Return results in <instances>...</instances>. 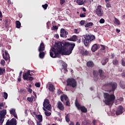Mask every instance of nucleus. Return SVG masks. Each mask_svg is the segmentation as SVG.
Listing matches in <instances>:
<instances>
[{"instance_id": "obj_1", "label": "nucleus", "mask_w": 125, "mask_h": 125, "mask_svg": "<svg viewBox=\"0 0 125 125\" xmlns=\"http://www.w3.org/2000/svg\"><path fill=\"white\" fill-rule=\"evenodd\" d=\"M75 46H76L75 43L65 42L63 43L62 42H58L55 43L54 47L52 49V52H50V55L52 58H57L59 54L70 55Z\"/></svg>"}, {"instance_id": "obj_2", "label": "nucleus", "mask_w": 125, "mask_h": 125, "mask_svg": "<svg viewBox=\"0 0 125 125\" xmlns=\"http://www.w3.org/2000/svg\"><path fill=\"white\" fill-rule=\"evenodd\" d=\"M118 87V84L116 82H110L105 83L102 87L103 90L106 92H114Z\"/></svg>"}, {"instance_id": "obj_3", "label": "nucleus", "mask_w": 125, "mask_h": 125, "mask_svg": "<svg viewBox=\"0 0 125 125\" xmlns=\"http://www.w3.org/2000/svg\"><path fill=\"white\" fill-rule=\"evenodd\" d=\"M104 101H103V102L105 103V104L107 105L108 106H110L111 105V102H113L114 100H115V95L113 94H109L107 93H104Z\"/></svg>"}, {"instance_id": "obj_4", "label": "nucleus", "mask_w": 125, "mask_h": 125, "mask_svg": "<svg viewBox=\"0 0 125 125\" xmlns=\"http://www.w3.org/2000/svg\"><path fill=\"white\" fill-rule=\"evenodd\" d=\"M95 40V36L94 35H83V43L86 46H89L91 42Z\"/></svg>"}, {"instance_id": "obj_5", "label": "nucleus", "mask_w": 125, "mask_h": 125, "mask_svg": "<svg viewBox=\"0 0 125 125\" xmlns=\"http://www.w3.org/2000/svg\"><path fill=\"white\" fill-rule=\"evenodd\" d=\"M34 76V74L31 73L30 70H28L26 73L23 74V79L24 81H32L34 80V78L32 76Z\"/></svg>"}, {"instance_id": "obj_6", "label": "nucleus", "mask_w": 125, "mask_h": 125, "mask_svg": "<svg viewBox=\"0 0 125 125\" xmlns=\"http://www.w3.org/2000/svg\"><path fill=\"white\" fill-rule=\"evenodd\" d=\"M50 102L49 101V100H44L43 104V106L44 107H43V110L44 111H46V110H48V111H51V108H52V106H51V104H50Z\"/></svg>"}, {"instance_id": "obj_7", "label": "nucleus", "mask_w": 125, "mask_h": 125, "mask_svg": "<svg viewBox=\"0 0 125 125\" xmlns=\"http://www.w3.org/2000/svg\"><path fill=\"white\" fill-rule=\"evenodd\" d=\"M67 86H71L73 88L77 87V81L74 78H69L66 81Z\"/></svg>"}, {"instance_id": "obj_8", "label": "nucleus", "mask_w": 125, "mask_h": 125, "mask_svg": "<svg viewBox=\"0 0 125 125\" xmlns=\"http://www.w3.org/2000/svg\"><path fill=\"white\" fill-rule=\"evenodd\" d=\"M75 106L77 107L78 110H81L82 113H87V109L84 106H82L77 100L75 101Z\"/></svg>"}, {"instance_id": "obj_9", "label": "nucleus", "mask_w": 125, "mask_h": 125, "mask_svg": "<svg viewBox=\"0 0 125 125\" xmlns=\"http://www.w3.org/2000/svg\"><path fill=\"white\" fill-rule=\"evenodd\" d=\"M102 7L101 5H98L96 9V14H97L99 17H102V16L104 15V12Z\"/></svg>"}, {"instance_id": "obj_10", "label": "nucleus", "mask_w": 125, "mask_h": 125, "mask_svg": "<svg viewBox=\"0 0 125 125\" xmlns=\"http://www.w3.org/2000/svg\"><path fill=\"white\" fill-rule=\"evenodd\" d=\"M5 115H6V109H3L0 111V124H1V125L3 124Z\"/></svg>"}, {"instance_id": "obj_11", "label": "nucleus", "mask_w": 125, "mask_h": 125, "mask_svg": "<svg viewBox=\"0 0 125 125\" xmlns=\"http://www.w3.org/2000/svg\"><path fill=\"white\" fill-rule=\"evenodd\" d=\"M17 125V121L16 119L13 118L11 120H8L6 123V125Z\"/></svg>"}, {"instance_id": "obj_12", "label": "nucleus", "mask_w": 125, "mask_h": 125, "mask_svg": "<svg viewBox=\"0 0 125 125\" xmlns=\"http://www.w3.org/2000/svg\"><path fill=\"white\" fill-rule=\"evenodd\" d=\"M5 56L4 54V56H2V57L5 61H8V62H10V57L9 56V54H8V52L7 51L5 50Z\"/></svg>"}, {"instance_id": "obj_13", "label": "nucleus", "mask_w": 125, "mask_h": 125, "mask_svg": "<svg viewBox=\"0 0 125 125\" xmlns=\"http://www.w3.org/2000/svg\"><path fill=\"white\" fill-rule=\"evenodd\" d=\"M57 108L59 109L61 111H64L65 108L64 107V105L61 102H58L57 103Z\"/></svg>"}, {"instance_id": "obj_14", "label": "nucleus", "mask_w": 125, "mask_h": 125, "mask_svg": "<svg viewBox=\"0 0 125 125\" xmlns=\"http://www.w3.org/2000/svg\"><path fill=\"white\" fill-rule=\"evenodd\" d=\"M123 110H124V107H123V106L122 105L119 106L116 112V115H121V114H122Z\"/></svg>"}, {"instance_id": "obj_15", "label": "nucleus", "mask_w": 125, "mask_h": 125, "mask_svg": "<svg viewBox=\"0 0 125 125\" xmlns=\"http://www.w3.org/2000/svg\"><path fill=\"white\" fill-rule=\"evenodd\" d=\"M99 47H100L99 44L98 43L94 44L91 47V50L92 52H95V51L98 49Z\"/></svg>"}, {"instance_id": "obj_16", "label": "nucleus", "mask_w": 125, "mask_h": 125, "mask_svg": "<svg viewBox=\"0 0 125 125\" xmlns=\"http://www.w3.org/2000/svg\"><path fill=\"white\" fill-rule=\"evenodd\" d=\"M98 72L100 74V77L101 80H104V79H106V76L104 75V72H103L102 69H99Z\"/></svg>"}, {"instance_id": "obj_17", "label": "nucleus", "mask_w": 125, "mask_h": 125, "mask_svg": "<svg viewBox=\"0 0 125 125\" xmlns=\"http://www.w3.org/2000/svg\"><path fill=\"white\" fill-rule=\"evenodd\" d=\"M10 114L11 115H12L16 119H18V117L17 116V114H16V111L15 110V109L12 108L11 110H10Z\"/></svg>"}, {"instance_id": "obj_18", "label": "nucleus", "mask_w": 125, "mask_h": 125, "mask_svg": "<svg viewBox=\"0 0 125 125\" xmlns=\"http://www.w3.org/2000/svg\"><path fill=\"white\" fill-rule=\"evenodd\" d=\"M81 53L83 56H87L89 55V52L87 50H85L84 49H82L81 50Z\"/></svg>"}, {"instance_id": "obj_19", "label": "nucleus", "mask_w": 125, "mask_h": 125, "mask_svg": "<svg viewBox=\"0 0 125 125\" xmlns=\"http://www.w3.org/2000/svg\"><path fill=\"white\" fill-rule=\"evenodd\" d=\"M44 49H45V47H44V44L43 42H42L40 44V45L38 48V51H44Z\"/></svg>"}, {"instance_id": "obj_20", "label": "nucleus", "mask_w": 125, "mask_h": 125, "mask_svg": "<svg viewBox=\"0 0 125 125\" xmlns=\"http://www.w3.org/2000/svg\"><path fill=\"white\" fill-rule=\"evenodd\" d=\"M93 26V22H86L85 24L84 25L85 28H86V31L89 29V28H91Z\"/></svg>"}, {"instance_id": "obj_21", "label": "nucleus", "mask_w": 125, "mask_h": 125, "mask_svg": "<svg viewBox=\"0 0 125 125\" xmlns=\"http://www.w3.org/2000/svg\"><path fill=\"white\" fill-rule=\"evenodd\" d=\"M78 36L77 35H73L72 37L68 39V41L70 42H77L78 41Z\"/></svg>"}, {"instance_id": "obj_22", "label": "nucleus", "mask_w": 125, "mask_h": 125, "mask_svg": "<svg viewBox=\"0 0 125 125\" xmlns=\"http://www.w3.org/2000/svg\"><path fill=\"white\" fill-rule=\"evenodd\" d=\"M93 75L94 77V81L95 82H97L98 81V73H97V71L96 70H94L93 72Z\"/></svg>"}, {"instance_id": "obj_23", "label": "nucleus", "mask_w": 125, "mask_h": 125, "mask_svg": "<svg viewBox=\"0 0 125 125\" xmlns=\"http://www.w3.org/2000/svg\"><path fill=\"white\" fill-rule=\"evenodd\" d=\"M49 90L51 91V92H54V90H55V87L53 85V84H49Z\"/></svg>"}, {"instance_id": "obj_24", "label": "nucleus", "mask_w": 125, "mask_h": 125, "mask_svg": "<svg viewBox=\"0 0 125 125\" xmlns=\"http://www.w3.org/2000/svg\"><path fill=\"white\" fill-rule=\"evenodd\" d=\"M64 99L65 101H68V100H69L68 99V96H67L66 95H63L61 97V100L62 102L64 101Z\"/></svg>"}, {"instance_id": "obj_25", "label": "nucleus", "mask_w": 125, "mask_h": 125, "mask_svg": "<svg viewBox=\"0 0 125 125\" xmlns=\"http://www.w3.org/2000/svg\"><path fill=\"white\" fill-rule=\"evenodd\" d=\"M39 57L40 58H41V59H43V58H44V56L45 55V53L43 51L39 52Z\"/></svg>"}, {"instance_id": "obj_26", "label": "nucleus", "mask_w": 125, "mask_h": 125, "mask_svg": "<svg viewBox=\"0 0 125 125\" xmlns=\"http://www.w3.org/2000/svg\"><path fill=\"white\" fill-rule=\"evenodd\" d=\"M64 31H65V29H64V28H62L61 29L60 36L61 38H65Z\"/></svg>"}, {"instance_id": "obj_27", "label": "nucleus", "mask_w": 125, "mask_h": 125, "mask_svg": "<svg viewBox=\"0 0 125 125\" xmlns=\"http://www.w3.org/2000/svg\"><path fill=\"white\" fill-rule=\"evenodd\" d=\"M34 98L35 97H34V96H31V97H27V100L28 101V102H30V103H33V101H34Z\"/></svg>"}, {"instance_id": "obj_28", "label": "nucleus", "mask_w": 125, "mask_h": 125, "mask_svg": "<svg viewBox=\"0 0 125 125\" xmlns=\"http://www.w3.org/2000/svg\"><path fill=\"white\" fill-rule=\"evenodd\" d=\"M36 119L38 120V121L39 122H42V115L41 114H39L38 115H36Z\"/></svg>"}, {"instance_id": "obj_29", "label": "nucleus", "mask_w": 125, "mask_h": 125, "mask_svg": "<svg viewBox=\"0 0 125 125\" xmlns=\"http://www.w3.org/2000/svg\"><path fill=\"white\" fill-rule=\"evenodd\" d=\"M62 67L64 71H65V72H68V69L67 68V67H68V64H67V63L65 62L63 63L62 64Z\"/></svg>"}, {"instance_id": "obj_30", "label": "nucleus", "mask_w": 125, "mask_h": 125, "mask_svg": "<svg viewBox=\"0 0 125 125\" xmlns=\"http://www.w3.org/2000/svg\"><path fill=\"white\" fill-rule=\"evenodd\" d=\"M16 27L18 29H20V28H21V22H20L19 21H16Z\"/></svg>"}, {"instance_id": "obj_31", "label": "nucleus", "mask_w": 125, "mask_h": 125, "mask_svg": "<svg viewBox=\"0 0 125 125\" xmlns=\"http://www.w3.org/2000/svg\"><path fill=\"white\" fill-rule=\"evenodd\" d=\"M5 28H8L9 27V24H10V22H9V20L8 19H6L5 20Z\"/></svg>"}, {"instance_id": "obj_32", "label": "nucleus", "mask_w": 125, "mask_h": 125, "mask_svg": "<svg viewBox=\"0 0 125 125\" xmlns=\"http://www.w3.org/2000/svg\"><path fill=\"white\" fill-rule=\"evenodd\" d=\"M87 67H93L94 63L92 61H89L87 62Z\"/></svg>"}, {"instance_id": "obj_33", "label": "nucleus", "mask_w": 125, "mask_h": 125, "mask_svg": "<svg viewBox=\"0 0 125 125\" xmlns=\"http://www.w3.org/2000/svg\"><path fill=\"white\" fill-rule=\"evenodd\" d=\"M5 73V69L1 68V67H0V76L4 75Z\"/></svg>"}, {"instance_id": "obj_34", "label": "nucleus", "mask_w": 125, "mask_h": 125, "mask_svg": "<svg viewBox=\"0 0 125 125\" xmlns=\"http://www.w3.org/2000/svg\"><path fill=\"white\" fill-rule=\"evenodd\" d=\"M76 2L79 5H83L84 3L83 0H77Z\"/></svg>"}, {"instance_id": "obj_35", "label": "nucleus", "mask_w": 125, "mask_h": 125, "mask_svg": "<svg viewBox=\"0 0 125 125\" xmlns=\"http://www.w3.org/2000/svg\"><path fill=\"white\" fill-rule=\"evenodd\" d=\"M65 121L67 123H69V122H70V115L69 114H67L65 116Z\"/></svg>"}, {"instance_id": "obj_36", "label": "nucleus", "mask_w": 125, "mask_h": 125, "mask_svg": "<svg viewBox=\"0 0 125 125\" xmlns=\"http://www.w3.org/2000/svg\"><path fill=\"white\" fill-rule=\"evenodd\" d=\"M109 61V59L108 58H106L104 61V62L102 63V65H103V66H104V65H106V64H107V62Z\"/></svg>"}, {"instance_id": "obj_37", "label": "nucleus", "mask_w": 125, "mask_h": 125, "mask_svg": "<svg viewBox=\"0 0 125 125\" xmlns=\"http://www.w3.org/2000/svg\"><path fill=\"white\" fill-rule=\"evenodd\" d=\"M3 97H4V99H7V97H8V94H7V93L5 92H3Z\"/></svg>"}, {"instance_id": "obj_38", "label": "nucleus", "mask_w": 125, "mask_h": 125, "mask_svg": "<svg viewBox=\"0 0 125 125\" xmlns=\"http://www.w3.org/2000/svg\"><path fill=\"white\" fill-rule=\"evenodd\" d=\"M80 24L81 26H83L84 24H86V21H85L82 20L80 21Z\"/></svg>"}, {"instance_id": "obj_39", "label": "nucleus", "mask_w": 125, "mask_h": 125, "mask_svg": "<svg viewBox=\"0 0 125 125\" xmlns=\"http://www.w3.org/2000/svg\"><path fill=\"white\" fill-rule=\"evenodd\" d=\"M114 23L117 25H120V21H119L117 18L115 19Z\"/></svg>"}, {"instance_id": "obj_40", "label": "nucleus", "mask_w": 125, "mask_h": 125, "mask_svg": "<svg viewBox=\"0 0 125 125\" xmlns=\"http://www.w3.org/2000/svg\"><path fill=\"white\" fill-rule=\"evenodd\" d=\"M48 7V4H47V3H45V4L42 5V7H43L44 9H47Z\"/></svg>"}, {"instance_id": "obj_41", "label": "nucleus", "mask_w": 125, "mask_h": 125, "mask_svg": "<svg viewBox=\"0 0 125 125\" xmlns=\"http://www.w3.org/2000/svg\"><path fill=\"white\" fill-rule=\"evenodd\" d=\"M44 114L47 117H49V116H51V112H49L48 111H45L44 112Z\"/></svg>"}, {"instance_id": "obj_42", "label": "nucleus", "mask_w": 125, "mask_h": 125, "mask_svg": "<svg viewBox=\"0 0 125 125\" xmlns=\"http://www.w3.org/2000/svg\"><path fill=\"white\" fill-rule=\"evenodd\" d=\"M122 83H124V82H123V81L120 82V85H121L122 88H123V89H125V84H124V85H123Z\"/></svg>"}, {"instance_id": "obj_43", "label": "nucleus", "mask_w": 125, "mask_h": 125, "mask_svg": "<svg viewBox=\"0 0 125 125\" xmlns=\"http://www.w3.org/2000/svg\"><path fill=\"white\" fill-rule=\"evenodd\" d=\"M113 65H118L119 62L117 60H115L112 62Z\"/></svg>"}, {"instance_id": "obj_44", "label": "nucleus", "mask_w": 125, "mask_h": 125, "mask_svg": "<svg viewBox=\"0 0 125 125\" xmlns=\"http://www.w3.org/2000/svg\"><path fill=\"white\" fill-rule=\"evenodd\" d=\"M99 22L100 23V24H104V23H105V20H104V19H101L99 21Z\"/></svg>"}, {"instance_id": "obj_45", "label": "nucleus", "mask_w": 125, "mask_h": 125, "mask_svg": "<svg viewBox=\"0 0 125 125\" xmlns=\"http://www.w3.org/2000/svg\"><path fill=\"white\" fill-rule=\"evenodd\" d=\"M85 14H86V13H81L80 16L82 18H84V17H85Z\"/></svg>"}, {"instance_id": "obj_46", "label": "nucleus", "mask_w": 125, "mask_h": 125, "mask_svg": "<svg viewBox=\"0 0 125 125\" xmlns=\"http://www.w3.org/2000/svg\"><path fill=\"white\" fill-rule=\"evenodd\" d=\"M52 30H53L54 31H56L57 30H58V27L56 25L53 26L52 27Z\"/></svg>"}, {"instance_id": "obj_47", "label": "nucleus", "mask_w": 125, "mask_h": 125, "mask_svg": "<svg viewBox=\"0 0 125 125\" xmlns=\"http://www.w3.org/2000/svg\"><path fill=\"white\" fill-rule=\"evenodd\" d=\"M35 85L36 86V87H41V83H35Z\"/></svg>"}, {"instance_id": "obj_48", "label": "nucleus", "mask_w": 125, "mask_h": 125, "mask_svg": "<svg viewBox=\"0 0 125 125\" xmlns=\"http://www.w3.org/2000/svg\"><path fill=\"white\" fill-rule=\"evenodd\" d=\"M65 105L66 106H68V107H70L71 106V104H70V102L69 101V100L66 101L65 103Z\"/></svg>"}, {"instance_id": "obj_49", "label": "nucleus", "mask_w": 125, "mask_h": 125, "mask_svg": "<svg viewBox=\"0 0 125 125\" xmlns=\"http://www.w3.org/2000/svg\"><path fill=\"white\" fill-rule=\"evenodd\" d=\"M0 64L2 66H4V65H5V61H4V60L1 61Z\"/></svg>"}, {"instance_id": "obj_50", "label": "nucleus", "mask_w": 125, "mask_h": 125, "mask_svg": "<svg viewBox=\"0 0 125 125\" xmlns=\"http://www.w3.org/2000/svg\"><path fill=\"white\" fill-rule=\"evenodd\" d=\"M65 0H60V4H61V5H62V4H64V3H65Z\"/></svg>"}, {"instance_id": "obj_51", "label": "nucleus", "mask_w": 125, "mask_h": 125, "mask_svg": "<svg viewBox=\"0 0 125 125\" xmlns=\"http://www.w3.org/2000/svg\"><path fill=\"white\" fill-rule=\"evenodd\" d=\"M68 31L64 30V38L66 39L67 38V35H68Z\"/></svg>"}, {"instance_id": "obj_52", "label": "nucleus", "mask_w": 125, "mask_h": 125, "mask_svg": "<svg viewBox=\"0 0 125 125\" xmlns=\"http://www.w3.org/2000/svg\"><path fill=\"white\" fill-rule=\"evenodd\" d=\"M122 65L124 66V67H125V62L124 61V59H122Z\"/></svg>"}, {"instance_id": "obj_53", "label": "nucleus", "mask_w": 125, "mask_h": 125, "mask_svg": "<svg viewBox=\"0 0 125 125\" xmlns=\"http://www.w3.org/2000/svg\"><path fill=\"white\" fill-rule=\"evenodd\" d=\"M58 94H59V95H60V94H63V92L61 91L60 89H59L58 91Z\"/></svg>"}, {"instance_id": "obj_54", "label": "nucleus", "mask_w": 125, "mask_h": 125, "mask_svg": "<svg viewBox=\"0 0 125 125\" xmlns=\"http://www.w3.org/2000/svg\"><path fill=\"white\" fill-rule=\"evenodd\" d=\"M1 107H4L3 103H0V110H1Z\"/></svg>"}, {"instance_id": "obj_55", "label": "nucleus", "mask_w": 125, "mask_h": 125, "mask_svg": "<svg viewBox=\"0 0 125 125\" xmlns=\"http://www.w3.org/2000/svg\"><path fill=\"white\" fill-rule=\"evenodd\" d=\"M106 7L107 8H110L111 7V4L110 3H106Z\"/></svg>"}, {"instance_id": "obj_56", "label": "nucleus", "mask_w": 125, "mask_h": 125, "mask_svg": "<svg viewBox=\"0 0 125 125\" xmlns=\"http://www.w3.org/2000/svg\"><path fill=\"white\" fill-rule=\"evenodd\" d=\"M4 52H5V50H4V48H2V49H1V53H2V56H4Z\"/></svg>"}, {"instance_id": "obj_57", "label": "nucleus", "mask_w": 125, "mask_h": 125, "mask_svg": "<svg viewBox=\"0 0 125 125\" xmlns=\"http://www.w3.org/2000/svg\"><path fill=\"white\" fill-rule=\"evenodd\" d=\"M101 46H102V47L101 48V50H105V46H104V45L101 44Z\"/></svg>"}, {"instance_id": "obj_58", "label": "nucleus", "mask_w": 125, "mask_h": 125, "mask_svg": "<svg viewBox=\"0 0 125 125\" xmlns=\"http://www.w3.org/2000/svg\"><path fill=\"white\" fill-rule=\"evenodd\" d=\"M28 92H29V93H32V91H33V90L30 88H28Z\"/></svg>"}, {"instance_id": "obj_59", "label": "nucleus", "mask_w": 125, "mask_h": 125, "mask_svg": "<svg viewBox=\"0 0 125 125\" xmlns=\"http://www.w3.org/2000/svg\"><path fill=\"white\" fill-rule=\"evenodd\" d=\"M42 121H37V125H42V124L41 123Z\"/></svg>"}, {"instance_id": "obj_60", "label": "nucleus", "mask_w": 125, "mask_h": 125, "mask_svg": "<svg viewBox=\"0 0 125 125\" xmlns=\"http://www.w3.org/2000/svg\"><path fill=\"white\" fill-rule=\"evenodd\" d=\"M37 115H38V114H37L36 112L34 111L32 112V116H35V117H36V116H37Z\"/></svg>"}, {"instance_id": "obj_61", "label": "nucleus", "mask_w": 125, "mask_h": 125, "mask_svg": "<svg viewBox=\"0 0 125 125\" xmlns=\"http://www.w3.org/2000/svg\"><path fill=\"white\" fill-rule=\"evenodd\" d=\"M74 33L75 34H79V32H78V29H74Z\"/></svg>"}, {"instance_id": "obj_62", "label": "nucleus", "mask_w": 125, "mask_h": 125, "mask_svg": "<svg viewBox=\"0 0 125 125\" xmlns=\"http://www.w3.org/2000/svg\"><path fill=\"white\" fill-rule=\"evenodd\" d=\"M18 81L20 83L21 82V77L19 76V78L18 79Z\"/></svg>"}, {"instance_id": "obj_63", "label": "nucleus", "mask_w": 125, "mask_h": 125, "mask_svg": "<svg viewBox=\"0 0 125 125\" xmlns=\"http://www.w3.org/2000/svg\"><path fill=\"white\" fill-rule=\"evenodd\" d=\"M122 77H125V72L122 73Z\"/></svg>"}, {"instance_id": "obj_64", "label": "nucleus", "mask_w": 125, "mask_h": 125, "mask_svg": "<svg viewBox=\"0 0 125 125\" xmlns=\"http://www.w3.org/2000/svg\"><path fill=\"white\" fill-rule=\"evenodd\" d=\"M76 125H81V123H80V122H77L76 123Z\"/></svg>"}]
</instances>
